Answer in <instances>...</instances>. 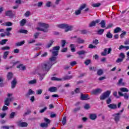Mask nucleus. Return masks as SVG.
Segmentation results:
<instances>
[{"label": "nucleus", "mask_w": 129, "mask_h": 129, "mask_svg": "<svg viewBox=\"0 0 129 129\" xmlns=\"http://www.w3.org/2000/svg\"><path fill=\"white\" fill-rule=\"evenodd\" d=\"M53 65H54V63H53V62L52 61H44L41 64V69L43 71H45L46 72H49V71H50V69L52 68Z\"/></svg>", "instance_id": "nucleus-1"}, {"label": "nucleus", "mask_w": 129, "mask_h": 129, "mask_svg": "<svg viewBox=\"0 0 129 129\" xmlns=\"http://www.w3.org/2000/svg\"><path fill=\"white\" fill-rule=\"evenodd\" d=\"M56 27L59 28L60 29H66L64 32L67 33V32H69V31H72V29H73V26H69L67 24H60L56 25Z\"/></svg>", "instance_id": "nucleus-2"}, {"label": "nucleus", "mask_w": 129, "mask_h": 129, "mask_svg": "<svg viewBox=\"0 0 129 129\" xmlns=\"http://www.w3.org/2000/svg\"><path fill=\"white\" fill-rule=\"evenodd\" d=\"M38 25L41 27V28H44V29L41 28L40 27H37L36 30H38V31H41L42 32H44V33L48 32V28H49V25L42 22L39 23Z\"/></svg>", "instance_id": "nucleus-3"}, {"label": "nucleus", "mask_w": 129, "mask_h": 129, "mask_svg": "<svg viewBox=\"0 0 129 129\" xmlns=\"http://www.w3.org/2000/svg\"><path fill=\"white\" fill-rule=\"evenodd\" d=\"M44 120L45 121V122L41 123L40 126L42 128L47 129L49 127V124L51 123V120L48 119L47 118H44Z\"/></svg>", "instance_id": "nucleus-4"}, {"label": "nucleus", "mask_w": 129, "mask_h": 129, "mask_svg": "<svg viewBox=\"0 0 129 129\" xmlns=\"http://www.w3.org/2000/svg\"><path fill=\"white\" fill-rule=\"evenodd\" d=\"M110 93H111V92L110 91H106V92L102 94V95L100 97V99L101 100H104L105 99H106V98L109 97Z\"/></svg>", "instance_id": "nucleus-5"}, {"label": "nucleus", "mask_w": 129, "mask_h": 129, "mask_svg": "<svg viewBox=\"0 0 129 129\" xmlns=\"http://www.w3.org/2000/svg\"><path fill=\"white\" fill-rule=\"evenodd\" d=\"M111 51H112V49H111V48H105L104 49L103 52H102L101 53V55L102 56H106V55H107V54H110V53L111 52Z\"/></svg>", "instance_id": "nucleus-6"}, {"label": "nucleus", "mask_w": 129, "mask_h": 129, "mask_svg": "<svg viewBox=\"0 0 129 129\" xmlns=\"http://www.w3.org/2000/svg\"><path fill=\"white\" fill-rule=\"evenodd\" d=\"M5 16L9 17L10 19H13V17L15 16L13 10H8L5 12Z\"/></svg>", "instance_id": "nucleus-7"}, {"label": "nucleus", "mask_w": 129, "mask_h": 129, "mask_svg": "<svg viewBox=\"0 0 129 129\" xmlns=\"http://www.w3.org/2000/svg\"><path fill=\"white\" fill-rule=\"evenodd\" d=\"M81 100H88L90 99V98H89L88 94H83L81 93Z\"/></svg>", "instance_id": "nucleus-8"}, {"label": "nucleus", "mask_w": 129, "mask_h": 129, "mask_svg": "<svg viewBox=\"0 0 129 129\" xmlns=\"http://www.w3.org/2000/svg\"><path fill=\"white\" fill-rule=\"evenodd\" d=\"M13 100V98H7L4 101V104L7 106H10V102Z\"/></svg>", "instance_id": "nucleus-9"}, {"label": "nucleus", "mask_w": 129, "mask_h": 129, "mask_svg": "<svg viewBox=\"0 0 129 129\" xmlns=\"http://www.w3.org/2000/svg\"><path fill=\"white\" fill-rule=\"evenodd\" d=\"M33 94H35V92L33 91L32 89H30L28 90V93L25 95L26 97H30V95H33Z\"/></svg>", "instance_id": "nucleus-10"}, {"label": "nucleus", "mask_w": 129, "mask_h": 129, "mask_svg": "<svg viewBox=\"0 0 129 129\" xmlns=\"http://www.w3.org/2000/svg\"><path fill=\"white\" fill-rule=\"evenodd\" d=\"M17 79H16V78L14 79V80L11 82V88H15L17 85Z\"/></svg>", "instance_id": "nucleus-11"}, {"label": "nucleus", "mask_w": 129, "mask_h": 129, "mask_svg": "<svg viewBox=\"0 0 129 129\" xmlns=\"http://www.w3.org/2000/svg\"><path fill=\"white\" fill-rule=\"evenodd\" d=\"M13 30V28L12 27H8L7 28H6V36H7V37H9L10 36H11V31H12Z\"/></svg>", "instance_id": "nucleus-12"}, {"label": "nucleus", "mask_w": 129, "mask_h": 129, "mask_svg": "<svg viewBox=\"0 0 129 129\" xmlns=\"http://www.w3.org/2000/svg\"><path fill=\"white\" fill-rule=\"evenodd\" d=\"M108 107L110 108V109H116L117 108V105L115 104H110L108 105Z\"/></svg>", "instance_id": "nucleus-13"}, {"label": "nucleus", "mask_w": 129, "mask_h": 129, "mask_svg": "<svg viewBox=\"0 0 129 129\" xmlns=\"http://www.w3.org/2000/svg\"><path fill=\"white\" fill-rule=\"evenodd\" d=\"M119 114H120L119 113L115 114V117L114 119L116 122H118V121H119V119L120 118V116H119Z\"/></svg>", "instance_id": "nucleus-14"}, {"label": "nucleus", "mask_w": 129, "mask_h": 129, "mask_svg": "<svg viewBox=\"0 0 129 129\" xmlns=\"http://www.w3.org/2000/svg\"><path fill=\"white\" fill-rule=\"evenodd\" d=\"M54 41L53 40H50L46 45V48L47 49H49V48H50V47H52V45H53V44H54Z\"/></svg>", "instance_id": "nucleus-15"}, {"label": "nucleus", "mask_w": 129, "mask_h": 129, "mask_svg": "<svg viewBox=\"0 0 129 129\" xmlns=\"http://www.w3.org/2000/svg\"><path fill=\"white\" fill-rule=\"evenodd\" d=\"M123 80L122 79V78H121L119 80H118V82L117 83V85H120L121 86H125V83L124 82H122V81Z\"/></svg>", "instance_id": "nucleus-16"}, {"label": "nucleus", "mask_w": 129, "mask_h": 129, "mask_svg": "<svg viewBox=\"0 0 129 129\" xmlns=\"http://www.w3.org/2000/svg\"><path fill=\"white\" fill-rule=\"evenodd\" d=\"M19 126L21 127H27V126H28V123L26 122H22L19 124Z\"/></svg>", "instance_id": "nucleus-17"}, {"label": "nucleus", "mask_w": 129, "mask_h": 129, "mask_svg": "<svg viewBox=\"0 0 129 129\" xmlns=\"http://www.w3.org/2000/svg\"><path fill=\"white\" fill-rule=\"evenodd\" d=\"M96 24H97V20L93 21L89 24V27L90 28H91L92 27H95Z\"/></svg>", "instance_id": "nucleus-18"}, {"label": "nucleus", "mask_w": 129, "mask_h": 129, "mask_svg": "<svg viewBox=\"0 0 129 129\" xmlns=\"http://www.w3.org/2000/svg\"><path fill=\"white\" fill-rule=\"evenodd\" d=\"M89 117L92 120H94L95 119H96L97 116L96 114H90Z\"/></svg>", "instance_id": "nucleus-19"}, {"label": "nucleus", "mask_w": 129, "mask_h": 129, "mask_svg": "<svg viewBox=\"0 0 129 129\" xmlns=\"http://www.w3.org/2000/svg\"><path fill=\"white\" fill-rule=\"evenodd\" d=\"M17 68L20 69V70H26V67L24 66V64H20L19 66H17Z\"/></svg>", "instance_id": "nucleus-20"}, {"label": "nucleus", "mask_w": 129, "mask_h": 129, "mask_svg": "<svg viewBox=\"0 0 129 129\" xmlns=\"http://www.w3.org/2000/svg\"><path fill=\"white\" fill-rule=\"evenodd\" d=\"M48 91L50 92H56V91H57V88L55 87H51L49 88Z\"/></svg>", "instance_id": "nucleus-21"}, {"label": "nucleus", "mask_w": 129, "mask_h": 129, "mask_svg": "<svg viewBox=\"0 0 129 129\" xmlns=\"http://www.w3.org/2000/svg\"><path fill=\"white\" fill-rule=\"evenodd\" d=\"M26 23H27V20L25 19H22L20 21V26H21V27H24V26L25 25H26Z\"/></svg>", "instance_id": "nucleus-22"}, {"label": "nucleus", "mask_w": 129, "mask_h": 129, "mask_svg": "<svg viewBox=\"0 0 129 129\" xmlns=\"http://www.w3.org/2000/svg\"><path fill=\"white\" fill-rule=\"evenodd\" d=\"M36 83H37V80L36 79L31 80L28 82V84L29 85H33L34 84H36Z\"/></svg>", "instance_id": "nucleus-23"}, {"label": "nucleus", "mask_w": 129, "mask_h": 129, "mask_svg": "<svg viewBox=\"0 0 129 129\" xmlns=\"http://www.w3.org/2000/svg\"><path fill=\"white\" fill-rule=\"evenodd\" d=\"M51 80L52 81H62V79L58 78L55 77H52L51 78Z\"/></svg>", "instance_id": "nucleus-24"}, {"label": "nucleus", "mask_w": 129, "mask_h": 129, "mask_svg": "<svg viewBox=\"0 0 129 129\" xmlns=\"http://www.w3.org/2000/svg\"><path fill=\"white\" fill-rule=\"evenodd\" d=\"M50 62H52V61L53 62H55V63H57V61H56V60H57V57L55 56H51V57L49 58Z\"/></svg>", "instance_id": "nucleus-25"}, {"label": "nucleus", "mask_w": 129, "mask_h": 129, "mask_svg": "<svg viewBox=\"0 0 129 129\" xmlns=\"http://www.w3.org/2000/svg\"><path fill=\"white\" fill-rule=\"evenodd\" d=\"M13 73H8L7 75V79L8 80H11L12 78H13Z\"/></svg>", "instance_id": "nucleus-26"}, {"label": "nucleus", "mask_w": 129, "mask_h": 129, "mask_svg": "<svg viewBox=\"0 0 129 129\" xmlns=\"http://www.w3.org/2000/svg\"><path fill=\"white\" fill-rule=\"evenodd\" d=\"M77 42L78 44H83L84 43V40L82 39L80 37H79L77 39Z\"/></svg>", "instance_id": "nucleus-27"}, {"label": "nucleus", "mask_w": 129, "mask_h": 129, "mask_svg": "<svg viewBox=\"0 0 129 129\" xmlns=\"http://www.w3.org/2000/svg\"><path fill=\"white\" fill-rule=\"evenodd\" d=\"M103 33H104V29H100L98 30L97 31L98 35H103Z\"/></svg>", "instance_id": "nucleus-28"}, {"label": "nucleus", "mask_w": 129, "mask_h": 129, "mask_svg": "<svg viewBox=\"0 0 129 129\" xmlns=\"http://www.w3.org/2000/svg\"><path fill=\"white\" fill-rule=\"evenodd\" d=\"M119 32H121V28H120V27H116L114 30V33H115V34L119 33Z\"/></svg>", "instance_id": "nucleus-29"}, {"label": "nucleus", "mask_w": 129, "mask_h": 129, "mask_svg": "<svg viewBox=\"0 0 129 129\" xmlns=\"http://www.w3.org/2000/svg\"><path fill=\"white\" fill-rule=\"evenodd\" d=\"M9 40L8 39H3L0 41V45H6L7 44V42H8Z\"/></svg>", "instance_id": "nucleus-30"}, {"label": "nucleus", "mask_w": 129, "mask_h": 129, "mask_svg": "<svg viewBox=\"0 0 129 129\" xmlns=\"http://www.w3.org/2000/svg\"><path fill=\"white\" fill-rule=\"evenodd\" d=\"M24 44H25V41L23 40L22 41L19 42H17L16 44V46H17V47H19L20 46H22V45H24Z\"/></svg>", "instance_id": "nucleus-31"}, {"label": "nucleus", "mask_w": 129, "mask_h": 129, "mask_svg": "<svg viewBox=\"0 0 129 129\" xmlns=\"http://www.w3.org/2000/svg\"><path fill=\"white\" fill-rule=\"evenodd\" d=\"M80 109H81V107H80V106L76 107L74 109L73 112H74V113H76V112H77V111H79V110H80Z\"/></svg>", "instance_id": "nucleus-32"}, {"label": "nucleus", "mask_w": 129, "mask_h": 129, "mask_svg": "<svg viewBox=\"0 0 129 129\" xmlns=\"http://www.w3.org/2000/svg\"><path fill=\"white\" fill-rule=\"evenodd\" d=\"M9 53L10 52L9 51H5L3 54V59H7V58H8V55H9Z\"/></svg>", "instance_id": "nucleus-33"}, {"label": "nucleus", "mask_w": 129, "mask_h": 129, "mask_svg": "<svg viewBox=\"0 0 129 129\" xmlns=\"http://www.w3.org/2000/svg\"><path fill=\"white\" fill-rule=\"evenodd\" d=\"M71 50L72 52H76V50L75 49V46L74 44H71L70 45Z\"/></svg>", "instance_id": "nucleus-34"}, {"label": "nucleus", "mask_w": 129, "mask_h": 129, "mask_svg": "<svg viewBox=\"0 0 129 129\" xmlns=\"http://www.w3.org/2000/svg\"><path fill=\"white\" fill-rule=\"evenodd\" d=\"M71 50L72 52H76V50L75 49V46L74 44H71L70 45Z\"/></svg>", "instance_id": "nucleus-35"}, {"label": "nucleus", "mask_w": 129, "mask_h": 129, "mask_svg": "<svg viewBox=\"0 0 129 129\" xmlns=\"http://www.w3.org/2000/svg\"><path fill=\"white\" fill-rule=\"evenodd\" d=\"M99 24L101 25V28H105V21L104 20H102Z\"/></svg>", "instance_id": "nucleus-36"}, {"label": "nucleus", "mask_w": 129, "mask_h": 129, "mask_svg": "<svg viewBox=\"0 0 129 129\" xmlns=\"http://www.w3.org/2000/svg\"><path fill=\"white\" fill-rule=\"evenodd\" d=\"M86 53V52H85V51L84 50L79 51L77 52V53L78 54L79 56L81 55H84V54H85Z\"/></svg>", "instance_id": "nucleus-37"}, {"label": "nucleus", "mask_w": 129, "mask_h": 129, "mask_svg": "<svg viewBox=\"0 0 129 129\" xmlns=\"http://www.w3.org/2000/svg\"><path fill=\"white\" fill-rule=\"evenodd\" d=\"M90 63H91V59H86L84 62V64L86 66H88V65H89V64H90Z\"/></svg>", "instance_id": "nucleus-38"}, {"label": "nucleus", "mask_w": 129, "mask_h": 129, "mask_svg": "<svg viewBox=\"0 0 129 129\" xmlns=\"http://www.w3.org/2000/svg\"><path fill=\"white\" fill-rule=\"evenodd\" d=\"M19 33L20 34H27L28 33V30H24V29H21L19 30Z\"/></svg>", "instance_id": "nucleus-39"}, {"label": "nucleus", "mask_w": 129, "mask_h": 129, "mask_svg": "<svg viewBox=\"0 0 129 129\" xmlns=\"http://www.w3.org/2000/svg\"><path fill=\"white\" fill-rule=\"evenodd\" d=\"M120 90L122 92H128V89L126 88H120Z\"/></svg>", "instance_id": "nucleus-40"}, {"label": "nucleus", "mask_w": 129, "mask_h": 129, "mask_svg": "<svg viewBox=\"0 0 129 129\" xmlns=\"http://www.w3.org/2000/svg\"><path fill=\"white\" fill-rule=\"evenodd\" d=\"M106 37L108 39H111V38H112V34L110 33V31H109L108 33H107Z\"/></svg>", "instance_id": "nucleus-41"}, {"label": "nucleus", "mask_w": 129, "mask_h": 129, "mask_svg": "<svg viewBox=\"0 0 129 129\" xmlns=\"http://www.w3.org/2000/svg\"><path fill=\"white\" fill-rule=\"evenodd\" d=\"M119 57L120 58L123 60L124 58H125V55H124V53H123V52H121L119 55Z\"/></svg>", "instance_id": "nucleus-42"}, {"label": "nucleus", "mask_w": 129, "mask_h": 129, "mask_svg": "<svg viewBox=\"0 0 129 129\" xmlns=\"http://www.w3.org/2000/svg\"><path fill=\"white\" fill-rule=\"evenodd\" d=\"M73 78V76H66L64 77L63 79L64 80H69L70 79H72Z\"/></svg>", "instance_id": "nucleus-43"}, {"label": "nucleus", "mask_w": 129, "mask_h": 129, "mask_svg": "<svg viewBox=\"0 0 129 129\" xmlns=\"http://www.w3.org/2000/svg\"><path fill=\"white\" fill-rule=\"evenodd\" d=\"M59 54V51H52V56L56 57V56H57V55H58Z\"/></svg>", "instance_id": "nucleus-44"}, {"label": "nucleus", "mask_w": 129, "mask_h": 129, "mask_svg": "<svg viewBox=\"0 0 129 129\" xmlns=\"http://www.w3.org/2000/svg\"><path fill=\"white\" fill-rule=\"evenodd\" d=\"M86 8V4H84L82 5H81L80 8H79V9H80L81 10V11H82V10H84V9H85Z\"/></svg>", "instance_id": "nucleus-45"}, {"label": "nucleus", "mask_w": 129, "mask_h": 129, "mask_svg": "<svg viewBox=\"0 0 129 129\" xmlns=\"http://www.w3.org/2000/svg\"><path fill=\"white\" fill-rule=\"evenodd\" d=\"M103 74V71L102 70L100 69L98 70L97 71V75H99V76H100Z\"/></svg>", "instance_id": "nucleus-46"}, {"label": "nucleus", "mask_w": 129, "mask_h": 129, "mask_svg": "<svg viewBox=\"0 0 129 129\" xmlns=\"http://www.w3.org/2000/svg\"><path fill=\"white\" fill-rule=\"evenodd\" d=\"M15 115H16V112H11L10 113V118H14Z\"/></svg>", "instance_id": "nucleus-47"}, {"label": "nucleus", "mask_w": 129, "mask_h": 129, "mask_svg": "<svg viewBox=\"0 0 129 129\" xmlns=\"http://www.w3.org/2000/svg\"><path fill=\"white\" fill-rule=\"evenodd\" d=\"M10 49H11V47H10L9 46H4L1 48V50H2V51H6V50H10Z\"/></svg>", "instance_id": "nucleus-48"}, {"label": "nucleus", "mask_w": 129, "mask_h": 129, "mask_svg": "<svg viewBox=\"0 0 129 129\" xmlns=\"http://www.w3.org/2000/svg\"><path fill=\"white\" fill-rule=\"evenodd\" d=\"M75 15H76V16H78V15H80V14H81V10L79 9L78 10H76L75 12Z\"/></svg>", "instance_id": "nucleus-49"}, {"label": "nucleus", "mask_w": 129, "mask_h": 129, "mask_svg": "<svg viewBox=\"0 0 129 129\" xmlns=\"http://www.w3.org/2000/svg\"><path fill=\"white\" fill-rule=\"evenodd\" d=\"M123 96L124 99H126V100H127V99H128L129 94L125 93H124V95Z\"/></svg>", "instance_id": "nucleus-50"}, {"label": "nucleus", "mask_w": 129, "mask_h": 129, "mask_svg": "<svg viewBox=\"0 0 129 129\" xmlns=\"http://www.w3.org/2000/svg\"><path fill=\"white\" fill-rule=\"evenodd\" d=\"M6 26L7 27H11V26H13V23L11 22H6Z\"/></svg>", "instance_id": "nucleus-51"}, {"label": "nucleus", "mask_w": 129, "mask_h": 129, "mask_svg": "<svg viewBox=\"0 0 129 129\" xmlns=\"http://www.w3.org/2000/svg\"><path fill=\"white\" fill-rule=\"evenodd\" d=\"M53 51H59L60 50V46H54L53 47Z\"/></svg>", "instance_id": "nucleus-52"}, {"label": "nucleus", "mask_w": 129, "mask_h": 129, "mask_svg": "<svg viewBox=\"0 0 129 129\" xmlns=\"http://www.w3.org/2000/svg\"><path fill=\"white\" fill-rule=\"evenodd\" d=\"M71 66L73 67V66H75L76 64H77V62L76 61H71L70 63Z\"/></svg>", "instance_id": "nucleus-53"}, {"label": "nucleus", "mask_w": 129, "mask_h": 129, "mask_svg": "<svg viewBox=\"0 0 129 129\" xmlns=\"http://www.w3.org/2000/svg\"><path fill=\"white\" fill-rule=\"evenodd\" d=\"M66 116H64L62 120V123L63 125H65V124L66 123Z\"/></svg>", "instance_id": "nucleus-54"}, {"label": "nucleus", "mask_w": 129, "mask_h": 129, "mask_svg": "<svg viewBox=\"0 0 129 129\" xmlns=\"http://www.w3.org/2000/svg\"><path fill=\"white\" fill-rule=\"evenodd\" d=\"M106 102L107 104H110V103H111V98H110V97H109V98L106 100Z\"/></svg>", "instance_id": "nucleus-55"}, {"label": "nucleus", "mask_w": 129, "mask_h": 129, "mask_svg": "<svg viewBox=\"0 0 129 129\" xmlns=\"http://www.w3.org/2000/svg\"><path fill=\"white\" fill-rule=\"evenodd\" d=\"M126 35V31H122V33L120 35V38H123L124 36Z\"/></svg>", "instance_id": "nucleus-56"}, {"label": "nucleus", "mask_w": 129, "mask_h": 129, "mask_svg": "<svg viewBox=\"0 0 129 129\" xmlns=\"http://www.w3.org/2000/svg\"><path fill=\"white\" fill-rule=\"evenodd\" d=\"M30 15H31V13L30 12V11H27L25 13L24 16L25 17H30Z\"/></svg>", "instance_id": "nucleus-57"}, {"label": "nucleus", "mask_w": 129, "mask_h": 129, "mask_svg": "<svg viewBox=\"0 0 129 129\" xmlns=\"http://www.w3.org/2000/svg\"><path fill=\"white\" fill-rule=\"evenodd\" d=\"M113 95L114 97H116V98H119V96H117V92L116 91L113 92Z\"/></svg>", "instance_id": "nucleus-58"}, {"label": "nucleus", "mask_w": 129, "mask_h": 129, "mask_svg": "<svg viewBox=\"0 0 129 129\" xmlns=\"http://www.w3.org/2000/svg\"><path fill=\"white\" fill-rule=\"evenodd\" d=\"M113 26V24L112 23L109 24L107 27H106V29H110V28H112Z\"/></svg>", "instance_id": "nucleus-59"}, {"label": "nucleus", "mask_w": 129, "mask_h": 129, "mask_svg": "<svg viewBox=\"0 0 129 129\" xmlns=\"http://www.w3.org/2000/svg\"><path fill=\"white\" fill-rule=\"evenodd\" d=\"M42 89H39V90H37L36 91V94H38V95H41L42 94Z\"/></svg>", "instance_id": "nucleus-60"}, {"label": "nucleus", "mask_w": 129, "mask_h": 129, "mask_svg": "<svg viewBox=\"0 0 129 129\" xmlns=\"http://www.w3.org/2000/svg\"><path fill=\"white\" fill-rule=\"evenodd\" d=\"M75 93L76 94L80 93V88H77L75 90Z\"/></svg>", "instance_id": "nucleus-61"}, {"label": "nucleus", "mask_w": 129, "mask_h": 129, "mask_svg": "<svg viewBox=\"0 0 129 129\" xmlns=\"http://www.w3.org/2000/svg\"><path fill=\"white\" fill-rule=\"evenodd\" d=\"M46 110H47V107H45L44 108L42 109L41 110H40L39 111V112L40 113H43V112H45V111H46Z\"/></svg>", "instance_id": "nucleus-62"}, {"label": "nucleus", "mask_w": 129, "mask_h": 129, "mask_svg": "<svg viewBox=\"0 0 129 129\" xmlns=\"http://www.w3.org/2000/svg\"><path fill=\"white\" fill-rule=\"evenodd\" d=\"M40 35V32H36L34 34V37L35 39H37L38 37H39V35Z\"/></svg>", "instance_id": "nucleus-63"}, {"label": "nucleus", "mask_w": 129, "mask_h": 129, "mask_svg": "<svg viewBox=\"0 0 129 129\" xmlns=\"http://www.w3.org/2000/svg\"><path fill=\"white\" fill-rule=\"evenodd\" d=\"M91 94H97V89H96L95 90H93L92 92H91Z\"/></svg>", "instance_id": "nucleus-64"}]
</instances>
